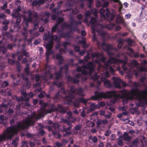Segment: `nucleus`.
I'll list each match as a JSON object with an SVG mask.
<instances>
[{
    "instance_id": "obj_1",
    "label": "nucleus",
    "mask_w": 147,
    "mask_h": 147,
    "mask_svg": "<svg viewBox=\"0 0 147 147\" xmlns=\"http://www.w3.org/2000/svg\"><path fill=\"white\" fill-rule=\"evenodd\" d=\"M123 91H121V94L120 95L119 94H117L116 92L114 91H111L107 92L105 93L103 92L99 93L97 91L94 92V96L91 97V99L92 100H96L99 99L103 98H110L114 97L113 99L111 100V102L113 104H115L119 98L126 97L128 95V94L123 93Z\"/></svg>"
},
{
    "instance_id": "obj_2",
    "label": "nucleus",
    "mask_w": 147,
    "mask_h": 147,
    "mask_svg": "<svg viewBox=\"0 0 147 147\" xmlns=\"http://www.w3.org/2000/svg\"><path fill=\"white\" fill-rule=\"evenodd\" d=\"M121 91H123V93L129 94L126 97L121 98L125 99L123 100L124 104H127L129 100H134V96H136L137 99L140 102L145 101L147 98V89L142 91L138 90L137 89H132L129 92H128L125 90ZM146 104H147V100L146 101Z\"/></svg>"
},
{
    "instance_id": "obj_3",
    "label": "nucleus",
    "mask_w": 147,
    "mask_h": 147,
    "mask_svg": "<svg viewBox=\"0 0 147 147\" xmlns=\"http://www.w3.org/2000/svg\"><path fill=\"white\" fill-rule=\"evenodd\" d=\"M99 12L101 15V18L109 22L114 19L116 15L115 12H110L109 8L107 7L105 9L103 8L101 9Z\"/></svg>"
},
{
    "instance_id": "obj_4",
    "label": "nucleus",
    "mask_w": 147,
    "mask_h": 147,
    "mask_svg": "<svg viewBox=\"0 0 147 147\" xmlns=\"http://www.w3.org/2000/svg\"><path fill=\"white\" fill-rule=\"evenodd\" d=\"M26 128L24 122L22 123L20 122H18L17 125L8 127L7 129V133H11L10 135H8V138L12 139L14 135L17 134L18 131Z\"/></svg>"
},
{
    "instance_id": "obj_5",
    "label": "nucleus",
    "mask_w": 147,
    "mask_h": 147,
    "mask_svg": "<svg viewBox=\"0 0 147 147\" xmlns=\"http://www.w3.org/2000/svg\"><path fill=\"white\" fill-rule=\"evenodd\" d=\"M120 63H122V68L123 70L126 71L128 70V68L126 67V65L127 62L126 61L123 60L117 59L116 58L110 57L109 59L107 60L106 63L105 64V66L106 67L109 66L110 64H119Z\"/></svg>"
},
{
    "instance_id": "obj_6",
    "label": "nucleus",
    "mask_w": 147,
    "mask_h": 147,
    "mask_svg": "<svg viewBox=\"0 0 147 147\" xmlns=\"http://www.w3.org/2000/svg\"><path fill=\"white\" fill-rule=\"evenodd\" d=\"M69 20V24L65 22L63 26L69 29L71 31L74 32L78 28V26L81 24L82 21L81 20L78 21H76L72 17L70 18Z\"/></svg>"
},
{
    "instance_id": "obj_7",
    "label": "nucleus",
    "mask_w": 147,
    "mask_h": 147,
    "mask_svg": "<svg viewBox=\"0 0 147 147\" xmlns=\"http://www.w3.org/2000/svg\"><path fill=\"white\" fill-rule=\"evenodd\" d=\"M102 46L103 47V49L107 52V55L110 56L114 55V53L111 52L110 51L111 50H114L116 51L117 50L116 48H113L111 44H107L105 42H103L102 44Z\"/></svg>"
},
{
    "instance_id": "obj_8",
    "label": "nucleus",
    "mask_w": 147,
    "mask_h": 147,
    "mask_svg": "<svg viewBox=\"0 0 147 147\" xmlns=\"http://www.w3.org/2000/svg\"><path fill=\"white\" fill-rule=\"evenodd\" d=\"M91 56L92 58L96 57L97 59H99L100 57H102L100 60L99 59H96L95 62L96 63L99 64L100 63V61H101L102 62L105 64L106 63V60L107 58L103 56V54L102 53H99L98 52L96 53L93 52L91 54Z\"/></svg>"
},
{
    "instance_id": "obj_9",
    "label": "nucleus",
    "mask_w": 147,
    "mask_h": 147,
    "mask_svg": "<svg viewBox=\"0 0 147 147\" xmlns=\"http://www.w3.org/2000/svg\"><path fill=\"white\" fill-rule=\"evenodd\" d=\"M62 73L60 70L59 71H57L52 74H51V73L50 70L45 71L44 74L43 78L44 80H45L46 78L47 74H49L50 75V78L51 79L53 78L54 77L55 79L58 80L62 76L61 73Z\"/></svg>"
},
{
    "instance_id": "obj_10",
    "label": "nucleus",
    "mask_w": 147,
    "mask_h": 147,
    "mask_svg": "<svg viewBox=\"0 0 147 147\" xmlns=\"http://www.w3.org/2000/svg\"><path fill=\"white\" fill-rule=\"evenodd\" d=\"M69 92L80 96L84 97L85 96L82 89L80 87L75 88L74 87L71 86L69 88Z\"/></svg>"
},
{
    "instance_id": "obj_11",
    "label": "nucleus",
    "mask_w": 147,
    "mask_h": 147,
    "mask_svg": "<svg viewBox=\"0 0 147 147\" xmlns=\"http://www.w3.org/2000/svg\"><path fill=\"white\" fill-rule=\"evenodd\" d=\"M59 52L60 54H57L56 57L57 59L59 60L58 62V64L60 65L62 64L64 61L63 57L61 54H65L66 52L65 49L63 48H60L59 50Z\"/></svg>"
},
{
    "instance_id": "obj_12",
    "label": "nucleus",
    "mask_w": 147,
    "mask_h": 147,
    "mask_svg": "<svg viewBox=\"0 0 147 147\" xmlns=\"http://www.w3.org/2000/svg\"><path fill=\"white\" fill-rule=\"evenodd\" d=\"M82 67L84 69L88 70L90 73H92L94 70V65L92 61H90L87 64L82 65Z\"/></svg>"
},
{
    "instance_id": "obj_13",
    "label": "nucleus",
    "mask_w": 147,
    "mask_h": 147,
    "mask_svg": "<svg viewBox=\"0 0 147 147\" xmlns=\"http://www.w3.org/2000/svg\"><path fill=\"white\" fill-rule=\"evenodd\" d=\"M112 78L114 81L115 86L117 88H121V86L120 83L121 82V79L119 78L115 77H113Z\"/></svg>"
},
{
    "instance_id": "obj_14",
    "label": "nucleus",
    "mask_w": 147,
    "mask_h": 147,
    "mask_svg": "<svg viewBox=\"0 0 147 147\" xmlns=\"http://www.w3.org/2000/svg\"><path fill=\"white\" fill-rule=\"evenodd\" d=\"M58 111L59 108L49 106L47 109H44L43 110V112H44L45 114H46L47 113H51L55 111Z\"/></svg>"
},
{
    "instance_id": "obj_15",
    "label": "nucleus",
    "mask_w": 147,
    "mask_h": 147,
    "mask_svg": "<svg viewBox=\"0 0 147 147\" xmlns=\"http://www.w3.org/2000/svg\"><path fill=\"white\" fill-rule=\"evenodd\" d=\"M23 122L26 128L30 125L33 126L35 123V121L33 120L30 119L27 117L26 118V120Z\"/></svg>"
},
{
    "instance_id": "obj_16",
    "label": "nucleus",
    "mask_w": 147,
    "mask_h": 147,
    "mask_svg": "<svg viewBox=\"0 0 147 147\" xmlns=\"http://www.w3.org/2000/svg\"><path fill=\"white\" fill-rule=\"evenodd\" d=\"M11 133H8L7 131V129L5 130V132L2 134L0 135V141H3L6 139L9 140L11 139L8 138V135H10Z\"/></svg>"
},
{
    "instance_id": "obj_17",
    "label": "nucleus",
    "mask_w": 147,
    "mask_h": 147,
    "mask_svg": "<svg viewBox=\"0 0 147 147\" xmlns=\"http://www.w3.org/2000/svg\"><path fill=\"white\" fill-rule=\"evenodd\" d=\"M100 80L104 82V84L105 87L107 88H111L112 87V84L110 82V81L104 78H101Z\"/></svg>"
},
{
    "instance_id": "obj_18",
    "label": "nucleus",
    "mask_w": 147,
    "mask_h": 147,
    "mask_svg": "<svg viewBox=\"0 0 147 147\" xmlns=\"http://www.w3.org/2000/svg\"><path fill=\"white\" fill-rule=\"evenodd\" d=\"M58 108H59V111L60 113L64 114L66 113L67 107H63L62 105L58 104L57 105Z\"/></svg>"
},
{
    "instance_id": "obj_19",
    "label": "nucleus",
    "mask_w": 147,
    "mask_h": 147,
    "mask_svg": "<svg viewBox=\"0 0 147 147\" xmlns=\"http://www.w3.org/2000/svg\"><path fill=\"white\" fill-rule=\"evenodd\" d=\"M66 78L68 81H71L74 84H77L79 82V79L76 78V77H71L68 75L66 76Z\"/></svg>"
},
{
    "instance_id": "obj_20",
    "label": "nucleus",
    "mask_w": 147,
    "mask_h": 147,
    "mask_svg": "<svg viewBox=\"0 0 147 147\" xmlns=\"http://www.w3.org/2000/svg\"><path fill=\"white\" fill-rule=\"evenodd\" d=\"M69 95L66 96L65 97V98L67 100V104L70 105V103L72 102V100L74 99L75 96L72 95V94L69 93Z\"/></svg>"
},
{
    "instance_id": "obj_21",
    "label": "nucleus",
    "mask_w": 147,
    "mask_h": 147,
    "mask_svg": "<svg viewBox=\"0 0 147 147\" xmlns=\"http://www.w3.org/2000/svg\"><path fill=\"white\" fill-rule=\"evenodd\" d=\"M21 101V103L20 105L18 106H18L16 107V109L17 110H18V109H20V108H19L20 106L25 109L28 108L30 105V104L29 102H24V101Z\"/></svg>"
},
{
    "instance_id": "obj_22",
    "label": "nucleus",
    "mask_w": 147,
    "mask_h": 147,
    "mask_svg": "<svg viewBox=\"0 0 147 147\" xmlns=\"http://www.w3.org/2000/svg\"><path fill=\"white\" fill-rule=\"evenodd\" d=\"M11 15L13 18H16V23L17 25L19 24L21 22L22 19V17L18 15H16V13H12Z\"/></svg>"
},
{
    "instance_id": "obj_23",
    "label": "nucleus",
    "mask_w": 147,
    "mask_h": 147,
    "mask_svg": "<svg viewBox=\"0 0 147 147\" xmlns=\"http://www.w3.org/2000/svg\"><path fill=\"white\" fill-rule=\"evenodd\" d=\"M71 127H69L68 128L64 127L63 129V131L65 132V133L63 134L64 137L67 136L71 134Z\"/></svg>"
},
{
    "instance_id": "obj_24",
    "label": "nucleus",
    "mask_w": 147,
    "mask_h": 147,
    "mask_svg": "<svg viewBox=\"0 0 147 147\" xmlns=\"http://www.w3.org/2000/svg\"><path fill=\"white\" fill-rule=\"evenodd\" d=\"M45 2L44 0H35L32 2V5L33 6H35L37 5H41Z\"/></svg>"
},
{
    "instance_id": "obj_25",
    "label": "nucleus",
    "mask_w": 147,
    "mask_h": 147,
    "mask_svg": "<svg viewBox=\"0 0 147 147\" xmlns=\"http://www.w3.org/2000/svg\"><path fill=\"white\" fill-rule=\"evenodd\" d=\"M53 34L52 33L50 34V32L48 31L47 33H45L43 39L45 40H47L48 39H51L53 36Z\"/></svg>"
},
{
    "instance_id": "obj_26",
    "label": "nucleus",
    "mask_w": 147,
    "mask_h": 147,
    "mask_svg": "<svg viewBox=\"0 0 147 147\" xmlns=\"http://www.w3.org/2000/svg\"><path fill=\"white\" fill-rule=\"evenodd\" d=\"M131 137L129 136L127 132H125L123 134V139L124 140L128 142L131 139Z\"/></svg>"
},
{
    "instance_id": "obj_27",
    "label": "nucleus",
    "mask_w": 147,
    "mask_h": 147,
    "mask_svg": "<svg viewBox=\"0 0 147 147\" xmlns=\"http://www.w3.org/2000/svg\"><path fill=\"white\" fill-rule=\"evenodd\" d=\"M53 42L51 40L49 43L45 45V47L47 50H51L53 47Z\"/></svg>"
},
{
    "instance_id": "obj_28",
    "label": "nucleus",
    "mask_w": 147,
    "mask_h": 147,
    "mask_svg": "<svg viewBox=\"0 0 147 147\" xmlns=\"http://www.w3.org/2000/svg\"><path fill=\"white\" fill-rule=\"evenodd\" d=\"M116 22L118 24L123 23L124 22L123 18H122L119 15L117 16Z\"/></svg>"
},
{
    "instance_id": "obj_29",
    "label": "nucleus",
    "mask_w": 147,
    "mask_h": 147,
    "mask_svg": "<svg viewBox=\"0 0 147 147\" xmlns=\"http://www.w3.org/2000/svg\"><path fill=\"white\" fill-rule=\"evenodd\" d=\"M128 49L130 51L131 53L133 55V56L135 58H138L139 57V53L138 52H136L135 53H134V51L131 48H129Z\"/></svg>"
},
{
    "instance_id": "obj_30",
    "label": "nucleus",
    "mask_w": 147,
    "mask_h": 147,
    "mask_svg": "<svg viewBox=\"0 0 147 147\" xmlns=\"http://www.w3.org/2000/svg\"><path fill=\"white\" fill-rule=\"evenodd\" d=\"M90 98H88L87 100L82 97L79 98L78 99H76V100L77 101L78 100L79 102H81L85 105H86L87 103V101L89 100Z\"/></svg>"
},
{
    "instance_id": "obj_31",
    "label": "nucleus",
    "mask_w": 147,
    "mask_h": 147,
    "mask_svg": "<svg viewBox=\"0 0 147 147\" xmlns=\"http://www.w3.org/2000/svg\"><path fill=\"white\" fill-rule=\"evenodd\" d=\"M82 127L81 125H76L75 127V129L74 131V134H79L78 131L80 130Z\"/></svg>"
},
{
    "instance_id": "obj_32",
    "label": "nucleus",
    "mask_w": 147,
    "mask_h": 147,
    "mask_svg": "<svg viewBox=\"0 0 147 147\" xmlns=\"http://www.w3.org/2000/svg\"><path fill=\"white\" fill-rule=\"evenodd\" d=\"M54 52L53 51L47 50L46 53V61H48L49 60V55L51 54H53Z\"/></svg>"
},
{
    "instance_id": "obj_33",
    "label": "nucleus",
    "mask_w": 147,
    "mask_h": 147,
    "mask_svg": "<svg viewBox=\"0 0 147 147\" xmlns=\"http://www.w3.org/2000/svg\"><path fill=\"white\" fill-rule=\"evenodd\" d=\"M29 98L25 97L24 98L23 97H20V98H18L17 97V101L20 102V101H24V102H29L28 101L29 99Z\"/></svg>"
},
{
    "instance_id": "obj_34",
    "label": "nucleus",
    "mask_w": 147,
    "mask_h": 147,
    "mask_svg": "<svg viewBox=\"0 0 147 147\" xmlns=\"http://www.w3.org/2000/svg\"><path fill=\"white\" fill-rule=\"evenodd\" d=\"M45 114L44 112H43V110L40 112L38 114H35V119H38L42 117H44Z\"/></svg>"
},
{
    "instance_id": "obj_35",
    "label": "nucleus",
    "mask_w": 147,
    "mask_h": 147,
    "mask_svg": "<svg viewBox=\"0 0 147 147\" xmlns=\"http://www.w3.org/2000/svg\"><path fill=\"white\" fill-rule=\"evenodd\" d=\"M24 21L25 22H32L33 21V19L32 17H28L27 18L26 16H24L23 17Z\"/></svg>"
},
{
    "instance_id": "obj_36",
    "label": "nucleus",
    "mask_w": 147,
    "mask_h": 147,
    "mask_svg": "<svg viewBox=\"0 0 147 147\" xmlns=\"http://www.w3.org/2000/svg\"><path fill=\"white\" fill-rule=\"evenodd\" d=\"M52 13L55 14L57 16H58L60 13L59 9L58 8L55 7L53 9L52 11Z\"/></svg>"
},
{
    "instance_id": "obj_37",
    "label": "nucleus",
    "mask_w": 147,
    "mask_h": 147,
    "mask_svg": "<svg viewBox=\"0 0 147 147\" xmlns=\"http://www.w3.org/2000/svg\"><path fill=\"white\" fill-rule=\"evenodd\" d=\"M51 39L52 40L56 41L57 42H59L60 41V39L58 38L57 36L56 35H53V34Z\"/></svg>"
},
{
    "instance_id": "obj_38",
    "label": "nucleus",
    "mask_w": 147,
    "mask_h": 147,
    "mask_svg": "<svg viewBox=\"0 0 147 147\" xmlns=\"http://www.w3.org/2000/svg\"><path fill=\"white\" fill-rule=\"evenodd\" d=\"M100 78V76L97 75V73H95L93 76L91 77L92 79L94 81H96L98 79Z\"/></svg>"
},
{
    "instance_id": "obj_39",
    "label": "nucleus",
    "mask_w": 147,
    "mask_h": 147,
    "mask_svg": "<svg viewBox=\"0 0 147 147\" xmlns=\"http://www.w3.org/2000/svg\"><path fill=\"white\" fill-rule=\"evenodd\" d=\"M59 93L63 94V95H66L67 94V92L65 90V88L62 87L59 91Z\"/></svg>"
},
{
    "instance_id": "obj_40",
    "label": "nucleus",
    "mask_w": 147,
    "mask_h": 147,
    "mask_svg": "<svg viewBox=\"0 0 147 147\" xmlns=\"http://www.w3.org/2000/svg\"><path fill=\"white\" fill-rule=\"evenodd\" d=\"M63 82L62 81L58 83H57L56 82H54L53 83V84L54 85L56 86H58V87H60L62 86L63 84Z\"/></svg>"
},
{
    "instance_id": "obj_41",
    "label": "nucleus",
    "mask_w": 147,
    "mask_h": 147,
    "mask_svg": "<svg viewBox=\"0 0 147 147\" xmlns=\"http://www.w3.org/2000/svg\"><path fill=\"white\" fill-rule=\"evenodd\" d=\"M58 24H56L53 27L51 30V32L53 34L54 32H55L56 30L58 29Z\"/></svg>"
},
{
    "instance_id": "obj_42",
    "label": "nucleus",
    "mask_w": 147,
    "mask_h": 147,
    "mask_svg": "<svg viewBox=\"0 0 147 147\" xmlns=\"http://www.w3.org/2000/svg\"><path fill=\"white\" fill-rule=\"evenodd\" d=\"M68 69V65L67 64L65 65L63 67H60V70L62 72L63 69H65L66 70H67Z\"/></svg>"
},
{
    "instance_id": "obj_43",
    "label": "nucleus",
    "mask_w": 147,
    "mask_h": 147,
    "mask_svg": "<svg viewBox=\"0 0 147 147\" xmlns=\"http://www.w3.org/2000/svg\"><path fill=\"white\" fill-rule=\"evenodd\" d=\"M29 64L27 63L26 64V68L24 69V71L27 74H29L30 72V69L29 68Z\"/></svg>"
},
{
    "instance_id": "obj_44",
    "label": "nucleus",
    "mask_w": 147,
    "mask_h": 147,
    "mask_svg": "<svg viewBox=\"0 0 147 147\" xmlns=\"http://www.w3.org/2000/svg\"><path fill=\"white\" fill-rule=\"evenodd\" d=\"M67 118L69 121L72 122H74L76 120V118L73 117L72 116L67 117Z\"/></svg>"
},
{
    "instance_id": "obj_45",
    "label": "nucleus",
    "mask_w": 147,
    "mask_h": 147,
    "mask_svg": "<svg viewBox=\"0 0 147 147\" xmlns=\"http://www.w3.org/2000/svg\"><path fill=\"white\" fill-rule=\"evenodd\" d=\"M97 105H95L94 103L90 105V110L92 111H93L95 110V109L97 108H98L97 107Z\"/></svg>"
},
{
    "instance_id": "obj_46",
    "label": "nucleus",
    "mask_w": 147,
    "mask_h": 147,
    "mask_svg": "<svg viewBox=\"0 0 147 147\" xmlns=\"http://www.w3.org/2000/svg\"><path fill=\"white\" fill-rule=\"evenodd\" d=\"M18 140V138H16L15 139L13 140L12 144L15 147H16L18 146V143L17 141Z\"/></svg>"
},
{
    "instance_id": "obj_47",
    "label": "nucleus",
    "mask_w": 147,
    "mask_h": 147,
    "mask_svg": "<svg viewBox=\"0 0 147 147\" xmlns=\"http://www.w3.org/2000/svg\"><path fill=\"white\" fill-rule=\"evenodd\" d=\"M47 128L49 131L52 132V134L53 135H55L56 134V132L53 131L52 129V127L51 126H47Z\"/></svg>"
},
{
    "instance_id": "obj_48",
    "label": "nucleus",
    "mask_w": 147,
    "mask_h": 147,
    "mask_svg": "<svg viewBox=\"0 0 147 147\" xmlns=\"http://www.w3.org/2000/svg\"><path fill=\"white\" fill-rule=\"evenodd\" d=\"M34 78L35 81L36 82H38L39 81H41L40 79V76L38 74H36L34 76Z\"/></svg>"
},
{
    "instance_id": "obj_49",
    "label": "nucleus",
    "mask_w": 147,
    "mask_h": 147,
    "mask_svg": "<svg viewBox=\"0 0 147 147\" xmlns=\"http://www.w3.org/2000/svg\"><path fill=\"white\" fill-rule=\"evenodd\" d=\"M139 142L137 139H134L132 142V144L133 145L137 146L138 145Z\"/></svg>"
},
{
    "instance_id": "obj_50",
    "label": "nucleus",
    "mask_w": 147,
    "mask_h": 147,
    "mask_svg": "<svg viewBox=\"0 0 147 147\" xmlns=\"http://www.w3.org/2000/svg\"><path fill=\"white\" fill-rule=\"evenodd\" d=\"M79 42L80 43H81L82 44L83 46H84V47L87 48L88 46H86V41L84 38L81 41H79Z\"/></svg>"
},
{
    "instance_id": "obj_51",
    "label": "nucleus",
    "mask_w": 147,
    "mask_h": 147,
    "mask_svg": "<svg viewBox=\"0 0 147 147\" xmlns=\"http://www.w3.org/2000/svg\"><path fill=\"white\" fill-rule=\"evenodd\" d=\"M131 63L133 66L135 67L137 66L138 65V63L137 61L135 60H133L131 62Z\"/></svg>"
},
{
    "instance_id": "obj_52",
    "label": "nucleus",
    "mask_w": 147,
    "mask_h": 147,
    "mask_svg": "<svg viewBox=\"0 0 147 147\" xmlns=\"http://www.w3.org/2000/svg\"><path fill=\"white\" fill-rule=\"evenodd\" d=\"M5 120V118L3 115H0V123L4 124V121Z\"/></svg>"
},
{
    "instance_id": "obj_53",
    "label": "nucleus",
    "mask_w": 147,
    "mask_h": 147,
    "mask_svg": "<svg viewBox=\"0 0 147 147\" xmlns=\"http://www.w3.org/2000/svg\"><path fill=\"white\" fill-rule=\"evenodd\" d=\"M97 20L94 17H92L90 20V23L92 24H96Z\"/></svg>"
},
{
    "instance_id": "obj_54",
    "label": "nucleus",
    "mask_w": 147,
    "mask_h": 147,
    "mask_svg": "<svg viewBox=\"0 0 147 147\" xmlns=\"http://www.w3.org/2000/svg\"><path fill=\"white\" fill-rule=\"evenodd\" d=\"M91 13H92L94 16H97L98 11L96 9H91Z\"/></svg>"
},
{
    "instance_id": "obj_55",
    "label": "nucleus",
    "mask_w": 147,
    "mask_h": 147,
    "mask_svg": "<svg viewBox=\"0 0 147 147\" xmlns=\"http://www.w3.org/2000/svg\"><path fill=\"white\" fill-rule=\"evenodd\" d=\"M60 127L59 124L57 123H53L52 127L54 128L55 129H58Z\"/></svg>"
},
{
    "instance_id": "obj_56",
    "label": "nucleus",
    "mask_w": 147,
    "mask_h": 147,
    "mask_svg": "<svg viewBox=\"0 0 147 147\" xmlns=\"http://www.w3.org/2000/svg\"><path fill=\"white\" fill-rule=\"evenodd\" d=\"M9 83L7 81H3L1 84V86L3 88H5L8 86Z\"/></svg>"
},
{
    "instance_id": "obj_57",
    "label": "nucleus",
    "mask_w": 147,
    "mask_h": 147,
    "mask_svg": "<svg viewBox=\"0 0 147 147\" xmlns=\"http://www.w3.org/2000/svg\"><path fill=\"white\" fill-rule=\"evenodd\" d=\"M138 69L140 71H147V69L145 66H140Z\"/></svg>"
},
{
    "instance_id": "obj_58",
    "label": "nucleus",
    "mask_w": 147,
    "mask_h": 147,
    "mask_svg": "<svg viewBox=\"0 0 147 147\" xmlns=\"http://www.w3.org/2000/svg\"><path fill=\"white\" fill-rule=\"evenodd\" d=\"M126 42L127 43L128 45L131 46V45L133 41L131 38H128L126 40Z\"/></svg>"
},
{
    "instance_id": "obj_59",
    "label": "nucleus",
    "mask_w": 147,
    "mask_h": 147,
    "mask_svg": "<svg viewBox=\"0 0 147 147\" xmlns=\"http://www.w3.org/2000/svg\"><path fill=\"white\" fill-rule=\"evenodd\" d=\"M5 35L6 37L8 38H12L13 37V36L9 32H6L5 34Z\"/></svg>"
},
{
    "instance_id": "obj_60",
    "label": "nucleus",
    "mask_w": 147,
    "mask_h": 147,
    "mask_svg": "<svg viewBox=\"0 0 147 147\" xmlns=\"http://www.w3.org/2000/svg\"><path fill=\"white\" fill-rule=\"evenodd\" d=\"M22 54L24 56H26V57H28L29 56V53L28 52H27L25 50H23L22 51Z\"/></svg>"
},
{
    "instance_id": "obj_61",
    "label": "nucleus",
    "mask_w": 147,
    "mask_h": 147,
    "mask_svg": "<svg viewBox=\"0 0 147 147\" xmlns=\"http://www.w3.org/2000/svg\"><path fill=\"white\" fill-rule=\"evenodd\" d=\"M79 10L76 7L74 9H72L71 10V13L74 14H76L78 13Z\"/></svg>"
},
{
    "instance_id": "obj_62",
    "label": "nucleus",
    "mask_w": 147,
    "mask_h": 147,
    "mask_svg": "<svg viewBox=\"0 0 147 147\" xmlns=\"http://www.w3.org/2000/svg\"><path fill=\"white\" fill-rule=\"evenodd\" d=\"M74 50L76 52H78L80 51V48L78 46H76L74 47Z\"/></svg>"
},
{
    "instance_id": "obj_63",
    "label": "nucleus",
    "mask_w": 147,
    "mask_h": 147,
    "mask_svg": "<svg viewBox=\"0 0 147 147\" xmlns=\"http://www.w3.org/2000/svg\"><path fill=\"white\" fill-rule=\"evenodd\" d=\"M64 20V19L62 18H59L58 19V21L57 22L56 24H58V25L62 22Z\"/></svg>"
},
{
    "instance_id": "obj_64",
    "label": "nucleus",
    "mask_w": 147,
    "mask_h": 147,
    "mask_svg": "<svg viewBox=\"0 0 147 147\" xmlns=\"http://www.w3.org/2000/svg\"><path fill=\"white\" fill-rule=\"evenodd\" d=\"M73 104V105L74 107H79V102L78 101L72 102Z\"/></svg>"
}]
</instances>
